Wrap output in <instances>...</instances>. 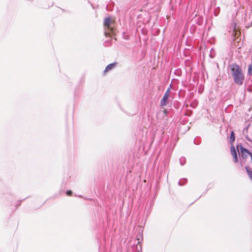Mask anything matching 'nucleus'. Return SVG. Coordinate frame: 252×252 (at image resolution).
<instances>
[{
  "label": "nucleus",
  "mask_w": 252,
  "mask_h": 252,
  "mask_svg": "<svg viewBox=\"0 0 252 252\" xmlns=\"http://www.w3.org/2000/svg\"><path fill=\"white\" fill-rule=\"evenodd\" d=\"M170 91V89L168 88L166 91V92L164 94L163 98L161 99L160 101V105L161 106H165L167 104L168 99L169 97V92Z\"/></svg>",
  "instance_id": "20e7f679"
},
{
  "label": "nucleus",
  "mask_w": 252,
  "mask_h": 252,
  "mask_svg": "<svg viewBox=\"0 0 252 252\" xmlns=\"http://www.w3.org/2000/svg\"><path fill=\"white\" fill-rule=\"evenodd\" d=\"M245 168L246 169L247 172L249 175V178L252 181V171H251L247 166L245 167Z\"/></svg>",
  "instance_id": "6e6552de"
},
{
  "label": "nucleus",
  "mask_w": 252,
  "mask_h": 252,
  "mask_svg": "<svg viewBox=\"0 0 252 252\" xmlns=\"http://www.w3.org/2000/svg\"><path fill=\"white\" fill-rule=\"evenodd\" d=\"M180 161L181 165H184L186 163V158L184 157L180 158Z\"/></svg>",
  "instance_id": "f8f14e48"
},
{
  "label": "nucleus",
  "mask_w": 252,
  "mask_h": 252,
  "mask_svg": "<svg viewBox=\"0 0 252 252\" xmlns=\"http://www.w3.org/2000/svg\"><path fill=\"white\" fill-rule=\"evenodd\" d=\"M235 138L234 133L233 131H232L230 135V143H232L235 141Z\"/></svg>",
  "instance_id": "0eeeda50"
},
{
  "label": "nucleus",
  "mask_w": 252,
  "mask_h": 252,
  "mask_svg": "<svg viewBox=\"0 0 252 252\" xmlns=\"http://www.w3.org/2000/svg\"><path fill=\"white\" fill-rule=\"evenodd\" d=\"M248 73V74L250 76L252 75V63L249 66Z\"/></svg>",
  "instance_id": "9d476101"
},
{
  "label": "nucleus",
  "mask_w": 252,
  "mask_h": 252,
  "mask_svg": "<svg viewBox=\"0 0 252 252\" xmlns=\"http://www.w3.org/2000/svg\"><path fill=\"white\" fill-rule=\"evenodd\" d=\"M187 182V180L186 179H182L179 181V185L180 186H183L185 185Z\"/></svg>",
  "instance_id": "1a4fd4ad"
},
{
  "label": "nucleus",
  "mask_w": 252,
  "mask_h": 252,
  "mask_svg": "<svg viewBox=\"0 0 252 252\" xmlns=\"http://www.w3.org/2000/svg\"><path fill=\"white\" fill-rule=\"evenodd\" d=\"M137 252H140V251H137Z\"/></svg>",
  "instance_id": "a211bd4d"
},
{
  "label": "nucleus",
  "mask_w": 252,
  "mask_h": 252,
  "mask_svg": "<svg viewBox=\"0 0 252 252\" xmlns=\"http://www.w3.org/2000/svg\"><path fill=\"white\" fill-rule=\"evenodd\" d=\"M174 85H175V84H176V83H178V79L174 78Z\"/></svg>",
  "instance_id": "dca6fc26"
},
{
  "label": "nucleus",
  "mask_w": 252,
  "mask_h": 252,
  "mask_svg": "<svg viewBox=\"0 0 252 252\" xmlns=\"http://www.w3.org/2000/svg\"><path fill=\"white\" fill-rule=\"evenodd\" d=\"M174 107L176 108H178L179 107V103L178 102H174Z\"/></svg>",
  "instance_id": "2eb2a0df"
},
{
  "label": "nucleus",
  "mask_w": 252,
  "mask_h": 252,
  "mask_svg": "<svg viewBox=\"0 0 252 252\" xmlns=\"http://www.w3.org/2000/svg\"><path fill=\"white\" fill-rule=\"evenodd\" d=\"M251 118H252V115Z\"/></svg>",
  "instance_id": "6ab92c4d"
},
{
  "label": "nucleus",
  "mask_w": 252,
  "mask_h": 252,
  "mask_svg": "<svg viewBox=\"0 0 252 252\" xmlns=\"http://www.w3.org/2000/svg\"><path fill=\"white\" fill-rule=\"evenodd\" d=\"M230 151H231V154L234 158V162L236 163L238 161V157H237L236 151L235 149L234 146H232L231 147Z\"/></svg>",
  "instance_id": "39448f33"
},
{
  "label": "nucleus",
  "mask_w": 252,
  "mask_h": 252,
  "mask_svg": "<svg viewBox=\"0 0 252 252\" xmlns=\"http://www.w3.org/2000/svg\"><path fill=\"white\" fill-rule=\"evenodd\" d=\"M163 113L166 114V113H167V111L165 109H164L163 110Z\"/></svg>",
  "instance_id": "f3484780"
},
{
  "label": "nucleus",
  "mask_w": 252,
  "mask_h": 252,
  "mask_svg": "<svg viewBox=\"0 0 252 252\" xmlns=\"http://www.w3.org/2000/svg\"><path fill=\"white\" fill-rule=\"evenodd\" d=\"M117 64V62H115L112 63H110L108 64L105 68V70H104V74H105L106 73L109 71L110 70L113 69L114 67H115L116 65Z\"/></svg>",
  "instance_id": "423d86ee"
},
{
  "label": "nucleus",
  "mask_w": 252,
  "mask_h": 252,
  "mask_svg": "<svg viewBox=\"0 0 252 252\" xmlns=\"http://www.w3.org/2000/svg\"><path fill=\"white\" fill-rule=\"evenodd\" d=\"M72 191L71 190H67L66 192V194L67 196H71L72 195Z\"/></svg>",
  "instance_id": "4468645a"
},
{
  "label": "nucleus",
  "mask_w": 252,
  "mask_h": 252,
  "mask_svg": "<svg viewBox=\"0 0 252 252\" xmlns=\"http://www.w3.org/2000/svg\"><path fill=\"white\" fill-rule=\"evenodd\" d=\"M229 68L234 82L237 85H242L245 80V76L242 68L236 63L230 64Z\"/></svg>",
  "instance_id": "f257e3e1"
},
{
  "label": "nucleus",
  "mask_w": 252,
  "mask_h": 252,
  "mask_svg": "<svg viewBox=\"0 0 252 252\" xmlns=\"http://www.w3.org/2000/svg\"><path fill=\"white\" fill-rule=\"evenodd\" d=\"M103 26L106 37H111L112 35H116L117 30L115 28V21L110 17H107L104 19Z\"/></svg>",
  "instance_id": "f03ea898"
},
{
  "label": "nucleus",
  "mask_w": 252,
  "mask_h": 252,
  "mask_svg": "<svg viewBox=\"0 0 252 252\" xmlns=\"http://www.w3.org/2000/svg\"><path fill=\"white\" fill-rule=\"evenodd\" d=\"M197 105V102L196 100L193 101L190 104L191 106L192 107H195Z\"/></svg>",
  "instance_id": "ddd939ff"
},
{
  "label": "nucleus",
  "mask_w": 252,
  "mask_h": 252,
  "mask_svg": "<svg viewBox=\"0 0 252 252\" xmlns=\"http://www.w3.org/2000/svg\"><path fill=\"white\" fill-rule=\"evenodd\" d=\"M236 148L238 151L239 150H240L241 156L243 158H246L249 155L250 156V154L252 153L246 148H244L241 145H237Z\"/></svg>",
  "instance_id": "7ed1b4c3"
},
{
  "label": "nucleus",
  "mask_w": 252,
  "mask_h": 252,
  "mask_svg": "<svg viewBox=\"0 0 252 252\" xmlns=\"http://www.w3.org/2000/svg\"><path fill=\"white\" fill-rule=\"evenodd\" d=\"M182 74V71L180 69H176L174 72V74H176L178 76H180Z\"/></svg>",
  "instance_id": "9b49d317"
}]
</instances>
